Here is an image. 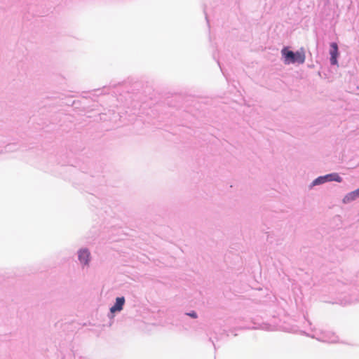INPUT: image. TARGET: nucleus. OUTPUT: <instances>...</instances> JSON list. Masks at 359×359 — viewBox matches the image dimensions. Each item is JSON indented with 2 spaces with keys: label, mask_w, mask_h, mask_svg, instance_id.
<instances>
[{
  "label": "nucleus",
  "mask_w": 359,
  "mask_h": 359,
  "mask_svg": "<svg viewBox=\"0 0 359 359\" xmlns=\"http://www.w3.org/2000/svg\"><path fill=\"white\" fill-rule=\"evenodd\" d=\"M281 53L285 58V63H294L298 62L299 64H303L305 61V53L304 51H297L294 53L287 48H284L281 50Z\"/></svg>",
  "instance_id": "obj_1"
},
{
  "label": "nucleus",
  "mask_w": 359,
  "mask_h": 359,
  "mask_svg": "<svg viewBox=\"0 0 359 359\" xmlns=\"http://www.w3.org/2000/svg\"><path fill=\"white\" fill-rule=\"evenodd\" d=\"M125 302L124 297H117L116 299L115 304L111 307L110 311L111 313H115L116 311H120L123 309V306Z\"/></svg>",
  "instance_id": "obj_2"
},
{
  "label": "nucleus",
  "mask_w": 359,
  "mask_h": 359,
  "mask_svg": "<svg viewBox=\"0 0 359 359\" xmlns=\"http://www.w3.org/2000/svg\"><path fill=\"white\" fill-rule=\"evenodd\" d=\"M332 50L330 51L331 54V63L332 65H336L337 63V57L338 55V46L336 43H332L331 44Z\"/></svg>",
  "instance_id": "obj_3"
},
{
  "label": "nucleus",
  "mask_w": 359,
  "mask_h": 359,
  "mask_svg": "<svg viewBox=\"0 0 359 359\" xmlns=\"http://www.w3.org/2000/svg\"><path fill=\"white\" fill-rule=\"evenodd\" d=\"M90 257V252L87 250H80L79 252V259L81 263L88 264Z\"/></svg>",
  "instance_id": "obj_4"
},
{
  "label": "nucleus",
  "mask_w": 359,
  "mask_h": 359,
  "mask_svg": "<svg viewBox=\"0 0 359 359\" xmlns=\"http://www.w3.org/2000/svg\"><path fill=\"white\" fill-rule=\"evenodd\" d=\"M359 197V188L347 194L343 199L344 203H348L356 198Z\"/></svg>",
  "instance_id": "obj_5"
},
{
  "label": "nucleus",
  "mask_w": 359,
  "mask_h": 359,
  "mask_svg": "<svg viewBox=\"0 0 359 359\" xmlns=\"http://www.w3.org/2000/svg\"><path fill=\"white\" fill-rule=\"evenodd\" d=\"M316 180H339V177L337 174L333 173L327 175L325 176H320L316 178Z\"/></svg>",
  "instance_id": "obj_6"
},
{
  "label": "nucleus",
  "mask_w": 359,
  "mask_h": 359,
  "mask_svg": "<svg viewBox=\"0 0 359 359\" xmlns=\"http://www.w3.org/2000/svg\"><path fill=\"white\" fill-rule=\"evenodd\" d=\"M325 181H313V182L312 183V187L313 186H315V185H317V184H321L322 182H324Z\"/></svg>",
  "instance_id": "obj_7"
},
{
  "label": "nucleus",
  "mask_w": 359,
  "mask_h": 359,
  "mask_svg": "<svg viewBox=\"0 0 359 359\" xmlns=\"http://www.w3.org/2000/svg\"><path fill=\"white\" fill-rule=\"evenodd\" d=\"M188 315L194 318H197V314L195 312L189 313Z\"/></svg>",
  "instance_id": "obj_8"
}]
</instances>
